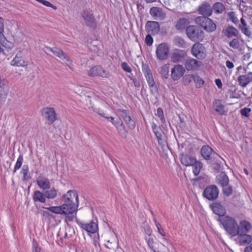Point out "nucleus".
Masks as SVG:
<instances>
[{"mask_svg":"<svg viewBox=\"0 0 252 252\" xmlns=\"http://www.w3.org/2000/svg\"><path fill=\"white\" fill-rule=\"evenodd\" d=\"M82 101L86 104H89L94 112L96 113L99 116L106 118V114L104 112L105 107L107 106L106 103L98 96L91 93L88 95L82 96Z\"/></svg>","mask_w":252,"mask_h":252,"instance_id":"nucleus-1","label":"nucleus"},{"mask_svg":"<svg viewBox=\"0 0 252 252\" xmlns=\"http://www.w3.org/2000/svg\"><path fill=\"white\" fill-rule=\"evenodd\" d=\"M218 220L229 234L232 236L237 235L238 234V224L233 218L225 216L222 217H219Z\"/></svg>","mask_w":252,"mask_h":252,"instance_id":"nucleus-2","label":"nucleus"},{"mask_svg":"<svg viewBox=\"0 0 252 252\" xmlns=\"http://www.w3.org/2000/svg\"><path fill=\"white\" fill-rule=\"evenodd\" d=\"M186 31L188 37L192 41H202L204 38V32L196 26H189Z\"/></svg>","mask_w":252,"mask_h":252,"instance_id":"nucleus-3","label":"nucleus"},{"mask_svg":"<svg viewBox=\"0 0 252 252\" xmlns=\"http://www.w3.org/2000/svg\"><path fill=\"white\" fill-rule=\"evenodd\" d=\"M195 23L209 32L216 30V25L210 18L207 17H197L195 19Z\"/></svg>","mask_w":252,"mask_h":252,"instance_id":"nucleus-4","label":"nucleus"},{"mask_svg":"<svg viewBox=\"0 0 252 252\" xmlns=\"http://www.w3.org/2000/svg\"><path fill=\"white\" fill-rule=\"evenodd\" d=\"M170 47L166 43H161L158 44L156 49V56L160 61L166 60L169 56Z\"/></svg>","mask_w":252,"mask_h":252,"instance_id":"nucleus-5","label":"nucleus"},{"mask_svg":"<svg viewBox=\"0 0 252 252\" xmlns=\"http://www.w3.org/2000/svg\"><path fill=\"white\" fill-rule=\"evenodd\" d=\"M64 204L78 207V196L75 190H68L63 196Z\"/></svg>","mask_w":252,"mask_h":252,"instance_id":"nucleus-6","label":"nucleus"},{"mask_svg":"<svg viewBox=\"0 0 252 252\" xmlns=\"http://www.w3.org/2000/svg\"><path fill=\"white\" fill-rule=\"evenodd\" d=\"M46 209L51 212L57 214L70 213L75 210V208L68 206L67 204H63L60 206L50 207Z\"/></svg>","mask_w":252,"mask_h":252,"instance_id":"nucleus-7","label":"nucleus"},{"mask_svg":"<svg viewBox=\"0 0 252 252\" xmlns=\"http://www.w3.org/2000/svg\"><path fill=\"white\" fill-rule=\"evenodd\" d=\"M86 25L92 28H95L96 26V22L92 11L87 9L84 10L81 13Z\"/></svg>","mask_w":252,"mask_h":252,"instance_id":"nucleus-8","label":"nucleus"},{"mask_svg":"<svg viewBox=\"0 0 252 252\" xmlns=\"http://www.w3.org/2000/svg\"><path fill=\"white\" fill-rule=\"evenodd\" d=\"M191 54L198 59H203L206 56L205 49L202 44L197 42L193 44L191 49Z\"/></svg>","mask_w":252,"mask_h":252,"instance_id":"nucleus-9","label":"nucleus"},{"mask_svg":"<svg viewBox=\"0 0 252 252\" xmlns=\"http://www.w3.org/2000/svg\"><path fill=\"white\" fill-rule=\"evenodd\" d=\"M90 76H100L107 78L110 76V73L105 70L101 66L95 65L92 67L88 71Z\"/></svg>","mask_w":252,"mask_h":252,"instance_id":"nucleus-10","label":"nucleus"},{"mask_svg":"<svg viewBox=\"0 0 252 252\" xmlns=\"http://www.w3.org/2000/svg\"><path fill=\"white\" fill-rule=\"evenodd\" d=\"M118 114L120 117L124 119L129 129H133L135 128V122L131 118L128 111L119 109L118 110Z\"/></svg>","mask_w":252,"mask_h":252,"instance_id":"nucleus-11","label":"nucleus"},{"mask_svg":"<svg viewBox=\"0 0 252 252\" xmlns=\"http://www.w3.org/2000/svg\"><path fill=\"white\" fill-rule=\"evenodd\" d=\"M41 115L47 120L49 124H53L57 119L55 111L53 108L46 107L41 110Z\"/></svg>","mask_w":252,"mask_h":252,"instance_id":"nucleus-12","label":"nucleus"},{"mask_svg":"<svg viewBox=\"0 0 252 252\" xmlns=\"http://www.w3.org/2000/svg\"><path fill=\"white\" fill-rule=\"evenodd\" d=\"M106 118L108 121L111 122L115 126L121 136L124 137H126V136L127 131L125 125L120 119L117 120H114V118L112 117H106Z\"/></svg>","mask_w":252,"mask_h":252,"instance_id":"nucleus-13","label":"nucleus"},{"mask_svg":"<svg viewBox=\"0 0 252 252\" xmlns=\"http://www.w3.org/2000/svg\"><path fill=\"white\" fill-rule=\"evenodd\" d=\"M76 222L82 229L89 233H94L97 229V224L92 221L89 222H84L77 220Z\"/></svg>","mask_w":252,"mask_h":252,"instance_id":"nucleus-14","label":"nucleus"},{"mask_svg":"<svg viewBox=\"0 0 252 252\" xmlns=\"http://www.w3.org/2000/svg\"><path fill=\"white\" fill-rule=\"evenodd\" d=\"M187 56V52L185 50L176 49L174 50L171 56V61L177 63L182 62L185 60Z\"/></svg>","mask_w":252,"mask_h":252,"instance_id":"nucleus-15","label":"nucleus"},{"mask_svg":"<svg viewBox=\"0 0 252 252\" xmlns=\"http://www.w3.org/2000/svg\"><path fill=\"white\" fill-rule=\"evenodd\" d=\"M198 11L202 17H208L212 14V6L207 2H203L198 6Z\"/></svg>","mask_w":252,"mask_h":252,"instance_id":"nucleus-16","label":"nucleus"},{"mask_svg":"<svg viewBox=\"0 0 252 252\" xmlns=\"http://www.w3.org/2000/svg\"><path fill=\"white\" fill-rule=\"evenodd\" d=\"M47 50L48 51L52 52L61 60L65 62L67 64L70 63L69 56L61 49L56 48H52L48 47L47 48Z\"/></svg>","mask_w":252,"mask_h":252,"instance_id":"nucleus-17","label":"nucleus"},{"mask_svg":"<svg viewBox=\"0 0 252 252\" xmlns=\"http://www.w3.org/2000/svg\"><path fill=\"white\" fill-rule=\"evenodd\" d=\"M185 71V69L182 65H176L171 70V76L174 80H178L184 75Z\"/></svg>","mask_w":252,"mask_h":252,"instance_id":"nucleus-18","label":"nucleus"},{"mask_svg":"<svg viewBox=\"0 0 252 252\" xmlns=\"http://www.w3.org/2000/svg\"><path fill=\"white\" fill-rule=\"evenodd\" d=\"M185 67L188 70L194 71L201 65V62L192 58L187 59L185 62Z\"/></svg>","mask_w":252,"mask_h":252,"instance_id":"nucleus-19","label":"nucleus"},{"mask_svg":"<svg viewBox=\"0 0 252 252\" xmlns=\"http://www.w3.org/2000/svg\"><path fill=\"white\" fill-rule=\"evenodd\" d=\"M210 207L213 212L216 215L219 216L220 217L225 216L224 214L226 213L225 209L220 203L214 202L210 205Z\"/></svg>","mask_w":252,"mask_h":252,"instance_id":"nucleus-20","label":"nucleus"},{"mask_svg":"<svg viewBox=\"0 0 252 252\" xmlns=\"http://www.w3.org/2000/svg\"><path fill=\"white\" fill-rule=\"evenodd\" d=\"M150 13L157 20H163L165 17V14L161 8L158 7H152L150 10Z\"/></svg>","mask_w":252,"mask_h":252,"instance_id":"nucleus-21","label":"nucleus"},{"mask_svg":"<svg viewBox=\"0 0 252 252\" xmlns=\"http://www.w3.org/2000/svg\"><path fill=\"white\" fill-rule=\"evenodd\" d=\"M201 154L205 159L208 160L212 157L215 158V156H219L217 154L213 152V149L208 146H204L201 149Z\"/></svg>","mask_w":252,"mask_h":252,"instance_id":"nucleus-22","label":"nucleus"},{"mask_svg":"<svg viewBox=\"0 0 252 252\" xmlns=\"http://www.w3.org/2000/svg\"><path fill=\"white\" fill-rule=\"evenodd\" d=\"M218 183L221 187L224 188L228 186L225 189H232V187L228 185L229 179L228 177L224 172H221L217 177Z\"/></svg>","mask_w":252,"mask_h":252,"instance_id":"nucleus-23","label":"nucleus"},{"mask_svg":"<svg viewBox=\"0 0 252 252\" xmlns=\"http://www.w3.org/2000/svg\"><path fill=\"white\" fill-rule=\"evenodd\" d=\"M195 186L198 185L199 188L204 189H218L216 185L207 186V179L205 178H199L194 180Z\"/></svg>","mask_w":252,"mask_h":252,"instance_id":"nucleus-24","label":"nucleus"},{"mask_svg":"<svg viewBox=\"0 0 252 252\" xmlns=\"http://www.w3.org/2000/svg\"><path fill=\"white\" fill-rule=\"evenodd\" d=\"M239 85L242 87H246L252 82V74L248 73L245 75H240L237 79Z\"/></svg>","mask_w":252,"mask_h":252,"instance_id":"nucleus-25","label":"nucleus"},{"mask_svg":"<svg viewBox=\"0 0 252 252\" xmlns=\"http://www.w3.org/2000/svg\"><path fill=\"white\" fill-rule=\"evenodd\" d=\"M252 229V225L251 223L246 220H242L239 222L238 224V234L240 233H247Z\"/></svg>","mask_w":252,"mask_h":252,"instance_id":"nucleus-26","label":"nucleus"},{"mask_svg":"<svg viewBox=\"0 0 252 252\" xmlns=\"http://www.w3.org/2000/svg\"><path fill=\"white\" fill-rule=\"evenodd\" d=\"M224 35L228 38H231L233 36L237 37L239 34L238 30L235 27L232 26H229L225 28L222 31Z\"/></svg>","mask_w":252,"mask_h":252,"instance_id":"nucleus-27","label":"nucleus"},{"mask_svg":"<svg viewBox=\"0 0 252 252\" xmlns=\"http://www.w3.org/2000/svg\"><path fill=\"white\" fill-rule=\"evenodd\" d=\"M146 28L148 32L157 33L159 31V25L158 22L148 21L146 24Z\"/></svg>","mask_w":252,"mask_h":252,"instance_id":"nucleus-28","label":"nucleus"},{"mask_svg":"<svg viewBox=\"0 0 252 252\" xmlns=\"http://www.w3.org/2000/svg\"><path fill=\"white\" fill-rule=\"evenodd\" d=\"M202 195L209 200H214L219 195V190H204Z\"/></svg>","mask_w":252,"mask_h":252,"instance_id":"nucleus-29","label":"nucleus"},{"mask_svg":"<svg viewBox=\"0 0 252 252\" xmlns=\"http://www.w3.org/2000/svg\"><path fill=\"white\" fill-rule=\"evenodd\" d=\"M196 161V159L188 155H182L181 157V163L186 166L194 164Z\"/></svg>","mask_w":252,"mask_h":252,"instance_id":"nucleus-30","label":"nucleus"},{"mask_svg":"<svg viewBox=\"0 0 252 252\" xmlns=\"http://www.w3.org/2000/svg\"><path fill=\"white\" fill-rule=\"evenodd\" d=\"M238 240L240 245H245L249 244L252 241L251 236L247 234L246 233H240L237 234Z\"/></svg>","mask_w":252,"mask_h":252,"instance_id":"nucleus-31","label":"nucleus"},{"mask_svg":"<svg viewBox=\"0 0 252 252\" xmlns=\"http://www.w3.org/2000/svg\"><path fill=\"white\" fill-rule=\"evenodd\" d=\"M212 11H214V13L217 14H221L225 10L224 5L220 2H215L212 6Z\"/></svg>","mask_w":252,"mask_h":252,"instance_id":"nucleus-32","label":"nucleus"},{"mask_svg":"<svg viewBox=\"0 0 252 252\" xmlns=\"http://www.w3.org/2000/svg\"><path fill=\"white\" fill-rule=\"evenodd\" d=\"M37 183L42 189H48L50 188L48 179L44 177L39 176L37 180Z\"/></svg>","mask_w":252,"mask_h":252,"instance_id":"nucleus-33","label":"nucleus"},{"mask_svg":"<svg viewBox=\"0 0 252 252\" xmlns=\"http://www.w3.org/2000/svg\"><path fill=\"white\" fill-rule=\"evenodd\" d=\"M189 21L188 19L182 18L179 19L175 25V28L177 30H184L189 24Z\"/></svg>","mask_w":252,"mask_h":252,"instance_id":"nucleus-34","label":"nucleus"},{"mask_svg":"<svg viewBox=\"0 0 252 252\" xmlns=\"http://www.w3.org/2000/svg\"><path fill=\"white\" fill-rule=\"evenodd\" d=\"M241 25L239 26V28L241 31V32L247 36L251 37L252 35L251 32L249 30L247 24L245 21V20L242 18L240 20Z\"/></svg>","mask_w":252,"mask_h":252,"instance_id":"nucleus-35","label":"nucleus"},{"mask_svg":"<svg viewBox=\"0 0 252 252\" xmlns=\"http://www.w3.org/2000/svg\"><path fill=\"white\" fill-rule=\"evenodd\" d=\"M5 81L0 77V104L4 102L6 98V94L4 90Z\"/></svg>","mask_w":252,"mask_h":252,"instance_id":"nucleus-36","label":"nucleus"},{"mask_svg":"<svg viewBox=\"0 0 252 252\" xmlns=\"http://www.w3.org/2000/svg\"><path fill=\"white\" fill-rule=\"evenodd\" d=\"M12 64L17 66H24L27 65V63L21 56L20 54H17L12 61Z\"/></svg>","mask_w":252,"mask_h":252,"instance_id":"nucleus-37","label":"nucleus"},{"mask_svg":"<svg viewBox=\"0 0 252 252\" xmlns=\"http://www.w3.org/2000/svg\"><path fill=\"white\" fill-rule=\"evenodd\" d=\"M163 134L164 132L162 130H159V131H156L155 133V134L158 139V144L161 146L162 148H163L166 144V140L163 137Z\"/></svg>","mask_w":252,"mask_h":252,"instance_id":"nucleus-38","label":"nucleus"},{"mask_svg":"<svg viewBox=\"0 0 252 252\" xmlns=\"http://www.w3.org/2000/svg\"><path fill=\"white\" fill-rule=\"evenodd\" d=\"M214 107L215 110L220 114L223 115L224 114V108L220 100H216L214 102Z\"/></svg>","mask_w":252,"mask_h":252,"instance_id":"nucleus-39","label":"nucleus"},{"mask_svg":"<svg viewBox=\"0 0 252 252\" xmlns=\"http://www.w3.org/2000/svg\"><path fill=\"white\" fill-rule=\"evenodd\" d=\"M46 196L45 195V191L42 193L39 190H36L34 192L33 195V199L35 202L39 201L41 202H45Z\"/></svg>","mask_w":252,"mask_h":252,"instance_id":"nucleus-40","label":"nucleus"},{"mask_svg":"<svg viewBox=\"0 0 252 252\" xmlns=\"http://www.w3.org/2000/svg\"><path fill=\"white\" fill-rule=\"evenodd\" d=\"M68 206H70V207H73L75 208V210L73 211L72 213H68V214H64L65 215V221L69 222L72 221L75 217L76 216V213L77 211V206H72V205H69Z\"/></svg>","mask_w":252,"mask_h":252,"instance_id":"nucleus-41","label":"nucleus"},{"mask_svg":"<svg viewBox=\"0 0 252 252\" xmlns=\"http://www.w3.org/2000/svg\"><path fill=\"white\" fill-rule=\"evenodd\" d=\"M189 77L193 79L196 87L200 88L204 84L203 80L198 75H190L189 76Z\"/></svg>","mask_w":252,"mask_h":252,"instance_id":"nucleus-42","label":"nucleus"},{"mask_svg":"<svg viewBox=\"0 0 252 252\" xmlns=\"http://www.w3.org/2000/svg\"><path fill=\"white\" fill-rule=\"evenodd\" d=\"M193 166V173L195 175L197 176L199 174L200 172V170L202 167V163L197 160L195 161L194 164H192Z\"/></svg>","mask_w":252,"mask_h":252,"instance_id":"nucleus-43","label":"nucleus"},{"mask_svg":"<svg viewBox=\"0 0 252 252\" xmlns=\"http://www.w3.org/2000/svg\"><path fill=\"white\" fill-rule=\"evenodd\" d=\"M229 45L234 49H239L241 47L240 42L237 38H234L230 41Z\"/></svg>","mask_w":252,"mask_h":252,"instance_id":"nucleus-44","label":"nucleus"},{"mask_svg":"<svg viewBox=\"0 0 252 252\" xmlns=\"http://www.w3.org/2000/svg\"><path fill=\"white\" fill-rule=\"evenodd\" d=\"M4 20L0 17V44L6 38L3 34Z\"/></svg>","mask_w":252,"mask_h":252,"instance_id":"nucleus-45","label":"nucleus"},{"mask_svg":"<svg viewBox=\"0 0 252 252\" xmlns=\"http://www.w3.org/2000/svg\"><path fill=\"white\" fill-rule=\"evenodd\" d=\"M175 45L180 47H184L186 44L185 40L181 37L177 36L174 39Z\"/></svg>","mask_w":252,"mask_h":252,"instance_id":"nucleus-46","label":"nucleus"},{"mask_svg":"<svg viewBox=\"0 0 252 252\" xmlns=\"http://www.w3.org/2000/svg\"><path fill=\"white\" fill-rule=\"evenodd\" d=\"M45 195L48 198H54L57 196V190H43Z\"/></svg>","mask_w":252,"mask_h":252,"instance_id":"nucleus-47","label":"nucleus"},{"mask_svg":"<svg viewBox=\"0 0 252 252\" xmlns=\"http://www.w3.org/2000/svg\"><path fill=\"white\" fill-rule=\"evenodd\" d=\"M227 15L230 21L234 24H237L239 23V20L236 16L235 13L234 11H231L228 13Z\"/></svg>","mask_w":252,"mask_h":252,"instance_id":"nucleus-48","label":"nucleus"},{"mask_svg":"<svg viewBox=\"0 0 252 252\" xmlns=\"http://www.w3.org/2000/svg\"><path fill=\"white\" fill-rule=\"evenodd\" d=\"M147 82L152 93H155L158 91L157 85L153 78L147 81Z\"/></svg>","mask_w":252,"mask_h":252,"instance_id":"nucleus-49","label":"nucleus"},{"mask_svg":"<svg viewBox=\"0 0 252 252\" xmlns=\"http://www.w3.org/2000/svg\"><path fill=\"white\" fill-rule=\"evenodd\" d=\"M168 67L166 65H164L161 67L160 73L163 78L165 79L168 78Z\"/></svg>","mask_w":252,"mask_h":252,"instance_id":"nucleus-50","label":"nucleus"},{"mask_svg":"<svg viewBox=\"0 0 252 252\" xmlns=\"http://www.w3.org/2000/svg\"><path fill=\"white\" fill-rule=\"evenodd\" d=\"M23 161V156L20 155L17 159L16 163L14 167V169L13 170V172L15 173L17 170L19 169L22 166V163Z\"/></svg>","mask_w":252,"mask_h":252,"instance_id":"nucleus-51","label":"nucleus"},{"mask_svg":"<svg viewBox=\"0 0 252 252\" xmlns=\"http://www.w3.org/2000/svg\"><path fill=\"white\" fill-rule=\"evenodd\" d=\"M0 44L8 50L12 49L14 45L12 42L8 41L6 38L0 43Z\"/></svg>","mask_w":252,"mask_h":252,"instance_id":"nucleus-52","label":"nucleus"},{"mask_svg":"<svg viewBox=\"0 0 252 252\" xmlns=\"http://www.w3.org/2000/svg\"><path fill=\"white\" fill-rule=\"evenodd\" d=\"M157 115L160 118L162 123H165V120L164 118L163 112L161 108H158L157 109Z\"/></svg>","mask_w":252,"mask_h":252,"instance_id":"nucleus-53","label":"nucleus"},{"mask_svg":"<svg viewBox=\"0 0 252 252\" xmlns=\"http://www.w3.org/2000/svg\"><path fill=\"white\" fill-rule=\"evenodd\" d=\"M155 225L158 229V233L162 235L163 237L165 236V233L164 232L162 229L161 228V225L160 223L155 220Z\"/></svg>","mask_w":252,"mask_h":252,"instance_id":"nucleus-54","label":"nucleus"},{"mask_svg":"<svg viewBox=\"0 0 252 252\" xmlns=\"http://www.w3.org/2000/svg\"><path fill=\"white\" fill-rule=\"evenodd\" d=\"M251 111V109L248 108H244L241 110L240 112L242 116L248 117L249 113Z\"/></svg>","mask_w":252,"mask_h":252,"instance_id":"nucleus-55","label":"nucleus"},{"mask_svg":"<svg viewBox=\"0 0 252 252\" xmlns=\"http://www.w3.org/2000/svg\"><path fill=\"white\" fill-rule=\"evenodd\" d=\"M29 171V167L27 165H24L22 168V173L24 175V179L26 180L27 179V176L28 174V172Z\"/></svg>","mask_w":252,"mask_h":252,"instance_id":"nucleus-56","label":"nucleus"},{"mask_svg":"<svg viewBox=\"0 0 252 252\" xmlns=\"http://www.w3.org/2000/svg\"><path fill=\"white\" fill-rule=\"evenodd\" d=\"M145 42L148 46L152 45L153 42V39L150 34H148L146 35L145 38Z\"/></svg>","mask_w":252,"mask_h":252,"instance_id":"nucleus-57","label":"nucleus"},{"mask_svg":"<svg viewBox=\"0 0 252 252\" xmlns=\"http://www.w3.org/2000/svg\"><path fill=\"white\" fill-rule=\"evenodd\" d=\"M121 66L122 68L126 72H130L131 71V69L130 66L125 62L122 63Z\"/></svg>","mask_w":252,"mask_h":252,"instance_id":"nucleus-58","label":"nucleus"},{"mask_svg":"<svg viewBox=\"0 0 252 252\" xmlns=\"http://www.w3.org/2000/svg\"><path fill=\"white\" fill-rule=\"evenodd\" d=\"M142 71L144 75H146L151 73V71L149 67V66L146 64H142Z\"/></svg>","mask_w":252,"mask_h":252,"instance_id":"nucleus-59","label":"nucleus"},{"mask_svg":"<svg viewBox=\"0 0 252 252\" xmlns=\"http://www.w3.org/2000/svg\"><path fill=\"white\" fill-rule=\"evenodd\" d=\"M147 244L150 249H153L154 247V241L152 238H149L147 240Z\"/></svg>","mask_w":252,"mask_h":252,"instance_id":"nucleus-60","label":"nucleus"},{"mask_svg":"<svg viewBox=\"0 0 252 252\" xmlns=\"http://www.w3.org/2000/svg\"><path fill=\"white\" fill-rule=\"evenodd\" d=\"M152 128L154 133L156 131H159V130H161L159 127H158L157 125L155 123L152 124Z\"/></svg>","mask_w":252,"mask_h":252,"instance_id":"nucleus-61","label":"nucleus"},{"mask_svg":"<svg viewBox=\"0 0 252 252\" xmlns=\"http://www.w3.org/2000/svg\"><path fill=\"white\" fill-rule=\"evenodd\" d=\"M226 65L227 67L229 69H231L234 67L233 63L229 61H227L226 62Z\"/></svg>","mask_w":252,"mask_h":252,"instance_id":"nucleus-62","label":"nucleus"},{"mask_svg":"<svg viewBox=\"0 0 252 252\" xmlns=\"http://www.w3.org/2000/svg\"><path fill=\"white\" fill-rule=\"evenodd\" d=\"M247 69L249 70L248 73L252 74V62L248 64Z\"/></svg>","mask_w":252,"mask_h":252,"instance_id":"nucleus-63","label":"nucleus"},{"mask_svg":"<svg viewBox=\"0 0 252 252\" xmlns=\"http://www.w3.org/2000/svg\"><path fill=\"white\" fill-rule=\"evenodd\" d=\"M244 252H252V243L245 249Z\"/></svg>","mask_w":252,"mask_h":252,"instance_id":"nucleus-64","label":"nucleus"}]
</instances>
